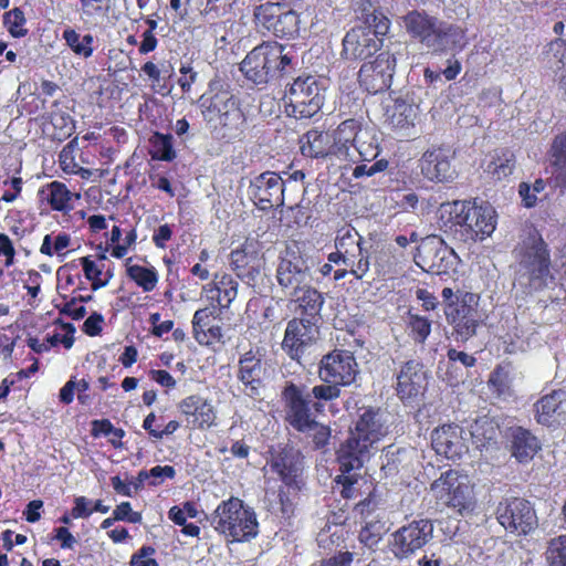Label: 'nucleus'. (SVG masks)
<instances>
[{"mask_svg": "<svg viewBox=\"0 0 566 566\" xmlns=\"http://www.w3.org/2000/svg\"><path fill=\"white\" fill-rule=\"evenodd\" d=\"M318 338L319 325L316 322L293 317L286 324L281 348L291 360L301 365L306 353Z\"/></svg>", "mask_w": 566, "mask_h": 566, "instance_id": "f3484780", "label": "nucleus"}, {"mask_svg": "<svg viewBox=\"0 0 566 566\" xmlns=\"http://www.w3.org/2000/svg\"><path fill=\"white\" fill-rule=\"evenodd\" d=\"M455 153L450 146L439 145L428 148L419 160L422 176L432 182H449L455 177L452 166Z\"/></svg>", "mask_w": 566, "mask_h": 566, "instance_id": "412c9836", "label": "nucleus"}, {"mask_svg": "<svg viewBox=\"0 0 566 566\" xmlns=\"http://www.w3.org/2000/svg\"><path fill=\"white\" fill-rule=\"evenodd\" d=\"M132 258L127 259L126 275L145 293L154 291L158 284V272L154 266H143L138 264H128Z\"/></svg>", "mask_w": 566, "mask_h": 566, "instance_id": "a18cd8bd", "label": "nucleus"}, {"mask_svg": "<svg viewBox=\"0 0 566 566\" xmlns=\"http://www.w3.org/2000/svg\"><path fill=\"white\" fill-rule=\"evenodd\" d=\"M536 421L543 426L557 427L566 420V391L553 390L544 395L535 405Z\"/></svg>", "mask_w": 566, "mask_h": 566, "instance_id": "473e14b6", "label": "nucleus"}, {"mask_svg": "<svg viewBox=\"0 0 566 566\" xmlns=\"http://www.w3.org/2000/svg\"><path fill=\"white\" fill-rule=\"evenodd\" d=\"M430 490L438 505L460 515L471 511L474 505L473 484L467 474L458 470L442 472L431 483Z\"/></svg>", "mask_w": 566, "mask_h": 566, "instance_id": "9d476101", "label": "nucleus"}, {"mask_svg": "<svg viewBox=\"0 0 566 566\" xmlns=\"http://www.w3.org/2000/svg\"><path fill=\"white\" fill-rule=\"evenodd\" d=\"M407 33L434 52H443L463 38V30L439 20L424 10H411L402 17Z\"/></svg>", "mask_w": 566, "mask_h": 566, "instance_id": "0eeeda50", "label": "nucleus"}, {"mask_svg": "<svg viewBox=\"0 0 566 566\" xmlns=\"http://www.w3.org/2000/svg\"><path fill=\"white\" fill-rule=\"evenodd\" d=\"M546 560L548 566H566V535L549 541Z\"/></svg>", "mask_w": 566, "mask_h": 566, "instance_id": "13d9d810", "label": "nucleus"}, {"mask_svg": "<svg viewBox=\"0 0 566 566\" xmlns=\"http://www.w3.org/2000/svg\"><path fill=\"white\" fill-rule=\"evenodd\" d=\"M488 382L497 396L510 394L512 385L510 364L497 365L490 374Z\"/></svg>", "mask_w": 566, "mask_h": 566, "instance_id": "5fc2aeb1", "label": "nucleus"}, {"mask_svg": "<svg viewBox=\"0 0 566 566\" xmlns=\"http://www.w3.org/2000/svg\"><path fill=\"white\" fill-rule=\"evenodd\" d=\"M512 454L520 461L526 462L534 458L539 449L537 438L532 432L522 427H517L512 432Z\"/></svg>", "mask_w": 566, "mask_h": 566, "instance_id": "37998d69", "label": "nucleus"}, {"mask_svg": "<svg viewBox=\"0 0 566 566\" xmlns=\"http://www.w3.org/2000/svg\"><path fill=\"white\" fill-rule=\"evenodd\" d=\"M516 159L513 151L502 149L488 164L485 171L495 180H501L513 174Z\"/></svg>", "mask_w": 566, "mask_h": 566, "instance_id": "09e8293b", "label": "nucleus"}, {"mask_svg": "<svg viewBox=\"0 0 566 566\" xmlns=\"http://www.w3.org/2000/svg\"><path fill=\"white\" fill-rule=\"evenodd\" d=\"M551 156L553 166L551 184L564 193L566 192V132L555 136L551 147Z\"/></svg>", "mask_w": 566, "mask_h": 566, "instance_id": "a19ab883", "label": "nucleus"}, {"mask_svg": "<svg viewBox=\"0 0 566 566\" xmlns=\"http://www.w3.org/2000/svg\"><path fill=\"white\" fill-rule=\"evenodd\" d=\"M271 471L276 473L287 490L300 492L303 482V458L298 451L291 447H284L272 455L270 460Z\"/></svg>", "mask_w": 566, "mask_h": 566, "instance_id": "b1692460", "label": "nucleus"}, {"mask_svg": "<svg viewBox=\"0 0 566 566\" xmlns=\"http://www.w3.org/2000/svg\"><path fill=\"white\" fill-rule=\"evenodd\" d=\"M25 24L27 19L21 8L15 7L3 14V25L15 39L24 38L29 33Z\"/></svg>", "mask_w": 566, "mask_h": 566, "instance_id": "864d4df0", "label": "nucleus"}, {"mask_svg": "<svg viewBox=\"0 0 566 566\" xmlns=\"http://www.w3.org/2000/svg\"><path fill=\"white\" fill-rule=\"evenodd\" d=\"M395 390L403 403H410L422 397L428 386V370L419 359L403 361L396 371Z\"/></svg>", "mask_w": 566, "mask_h": 566, "instance_id": "a211bd4d", "label": "nucleus"}, {"mask_svg": "<svg viewBox=\"0 0 566 566\" xmlns=\"http://www.w3.org/2000/svg\"><path fill=\"white\" fill-rule=\"evenodd\" d=\"M106 260L105 254H99L97 262L92 260L91 255L80 258L84 275L88 281H91L93 291H97L106 286L113 276V273L109 270L103 273Z\"/></svg>", "mask_w": 566, "mask_h": 566, "instance_id": "c03bdc74", "label": "nucleus"}, {"mask_svg": "<svg viewBox=\"0 0 566 566\" xmlns=\"http://www.w3.org/2000/svg\"><path fill=\"white\" fill-rule=\"evenodd\" d=\"M361 122L356 118L343 120L331 134L334 147V157L340 160L349 159L350 148L356 146V138L361 130Z\"/></svg>", "mask_w": 566, "mask_h": 566, "instance_id": "c9c22d12", "label": "nucleus"}, {"mask_svg": "<svg viewBox=\"0 0 566 566\" xmlns=\"http://www.w3.org/2000/svg\"><path fill=\"white\" fill-rule=\"evenodd\" d=\"M81 10L87 17L105 13L109 9V0H80Z\"/></svg>", "mask_w": 566, "mask_h": 566, "instance_id": "774afa93", "label": "nucleus"}, {"mask_svg": "<svg viewBox=\"0 0 566 566\" xmlns=\"http://www.w3.org/2000/svg\"><path fill=\"white\" fill-rule=\"evenodd\" d=\"M305 386L287 381L282 389L281 399L284 407V420L297 432H313L312 441L316 450L325 448L331 439V429L316 421L311 395L304 394Z\"/></svg>", "mask_w": 566, "mask_h": 566, "instance_id": "423d86ee", "label": "nucleus"}, {"mask_svg": "<svg viewBox=\"0 0 566 566\" xmlns=\"http://www.w3.org/2000/svg\"><path fill=\"white\" fill-rule=\"evenodd\" d=\"M177 407L191 429L205 431L218 424L217 409L212 401L199 394L182 398Z\"/></svg>", "mask_w": 566, "mask_h": 566, "instance_id": "a878e982", "label": "nucleus"}, {"mask_svg": "<svg viewBox=\"0 0 566 566\" xmlns=\"http://www.w3.org/2000/svg\"><path fill=\"white\" fill-rule=\"evenodd\" d=\"M293 296L301 315L298 318H307V321L318 324L322 318L321 311L324 305L323 294L308 283L302 286L297 293L293 291Z\"/></svg>", "mask_w": 566, "mask_h": 566, "instance_id": "58836bf2", "label": "nucleus"}, {"mask_svg": "<svg viewBox=\"0 0 566 566\" xmlns=\"http://www.w3.org/2000/svg\"><path fill=\"white\" fill-rule=\"evenodd\" d=\"M350 472L348 473L342 472V474L334 479V482L340 486L339 493L345 500L356 499L358 495H360L355 486L358 483L359 476L356 474H350Z\"/></svg>", "mask_w": 566, "mask_h": 566, "instance_id": "e2e57ef3", "label": "nucleus"}, {"mask_svg": "<svg viewBox=\"0 0 566 566\" xmlns=\"http://www.w3.org/2000/svg\"><path fill=\"white\" fill-rule=\"evenodd\" d=\"M113 515L114 520L125 521L133 524L140 523L143 520L142 513L133 511L129 502H122L118 504L113 511Z\"/></svg>", "mask_w": 566, "mask_h": 566, "instance_id": "338daca9", "label": "nucleus"}, {"mask_svg": "<svg viewBox=\"0 0 566 566\" xmlns=\"http://www.w3.org/2000/svg\"><path fill=\"white\" fill-rule=\"evenodd\" d=\"M251 199L263 211L277 209L284 205V182L274 171L256 176L249 187Z\"/></svg>", "mask_w": 566, "mask_h": 566, "instance_id": "4be33fe9", "label": "nucleus"}, {"mask_svg": "<svg viewBox=\"0 0 566 566\" xmlns=\"http://www.w3.org/2000/svg\"><path fill=\"white\" fill-rule=\"evenodd\" d=\"M62 39L71 51L83 59H88L94 52V36L91 33L81 36L73 28H66L62 33Z\"/></svg>", "mask_w": 566, "mask_h": 566, "instance_id": "de8ad7c7", "label": "nucleus"}, {"mask_svg": "<svg viewBox=\"0 0 566 566\" xmlns=\"http://www.w3.org/2000/svg\"><path fill=\"white\" fill-rule=\"evenodd\" d=\"M513 253L516 280L528 293L543 291L554 281L551 251L537 229H530Z\"/></svg>", "mask_w": 566, "mask_h": 566, "instance_id": "f03ea898", "label": "nucleus"}, {"mask_svg": "<svg viewBox=\"0 0 566 566\" xmlns=\"http://www.w3.org/2000/svg\"><path fill=\"white\" fill-rule=\"evenodd\" d=\"M300 149L303 156L310 158L334 157L331 134L316 128L307 130L300 137Z\"/></svg>", "mask_w": 566, "mask_h": 566, "instance_id": "e433bc0d", "label": "nucleus"}, {"mask_svg": "<svg viewBox=\"0 0 566 566\" xmlns=\"http://www.w3.org/2000/svg\"><path fill=\"white\" fill-rule=\"evenodd\" d=\"M176 476V470L172 465H156L150 470H140L137 474V482L134 484L135 489L138 490L143 483L149 481V485L157 486L163 483L164 479L172 480Z\"/></svg>", "mask_w": 566, "mask_h": 566, "instance_id": "603ef678", "label": "nucleus"}, {"mask_svg": "<svg viewBox=\"0 0 566 566\" xmlns=\"http://www.w3.org/2000/svg\"><path fill=\"white\" fill-rule=\"evenodd\" d=\"M347 440L337 450L339 470L348 473L363 467L370 448L387 434L379 408L363 407Z\"/></svg>", "mask_w": 566, "mask_h": 566, "instance_id": "7ed1b4c3", "label": "nucleus"}, {"mask_svg": "<svg viewBox=\"0 0 566 566\" xmlns=\"http://www.w3.org/2000/svg\"><path fill=\"white\" fill-rule=\"evenodd\" d=\"M463 428L457 423H446L436 428L431 433V446L439 455L455 460L465 450Z\"/></svg>", "mask_w": 566, "mask_h": 566, "instance_id": "c85d7f7f", "label": "nucleus"}, {"mask_svg": "<svg viewBox=\"0 0 566 566\" xmlns=\"http://www.w3.org/2000/svg\"><path fill=\"white\" fill-rule=\"evenodd\" d=\"M78 290L80 287L72 290L71 298L65 302L60 311L61 314H65L75 321L82 319L86 314L85 307L83 305H77V303H87L93 300L92 294H81L78 293Z\"/></svg>", "mask_w": 566, "mask_h": 566, "instance_id": "6e6d98bb", "label": "nucleus"}, {"mask_svg": "<svg viewBox=\"0 0 566 566\" xmlns=\"http://www.w3.org/2000/svg\"><path fill=\"white\" fill-rule=\"evenodd\" d=\"M480 295L467 291H458L455 300L444 305V315L452 327V335L458 342H467L476 335L478 328L484 322L480 307Z\"/></svg>", "mask_w": 566, "mask_h": 566, "instance_id": "1a4fd4ad", "label": "nucleus"}, {"mask_svg": "<svg viewBox=\"0 0 566 566\" xmlns=\"http://www.w3.org/2000/svg\"><path fill=\"white\" fill-rule=\"evenodd\" d=\"M496 227V212L490 205H470V216L463 231L464 241L483 240L491 235Z\"/></svg>", "mask_w": 566, "mask_h": 566, "instance_id": "7c9ffc66", "label": "nucleus"}, {"mask_svg": "<svg viewBox=\"0 0 566 566\" xmlns=\"http://www.w3.org/2000/svg\"><path fill=\"white\" fill-rule=\"evenodd\" d=\"M408 327L410 337L418 344H423L431 333V322L420 315H410Z\"/></svg>", "mask_w": 566, "mask_h": 566, "instance_id": "052dcab7", "label": "nucleus"}, {"mask_svg": "<svg viewBox=\"0 0 566 566\" xmlns=\"http://www.w3.org/2000/svg\"><path fill=\"white\" fill-rule=\"evenodd\" d=\"M285 112L295 119H310L322 109L324 94L317 78L313 75L298 76L289 86L284 95Z\"/></svg>", "mask_w": 566, "mask_h": 566, "instance_id": "ddd939ff", "label": "nucleus"}, {"mask_svg": "<svg viewBox=\"0 0 566 566\" xmlns=\"http://www.w3.org/2000/svg\"><path fill=\"white\" fill-rule=\"evenodd\" d=\"M295 69L292 50L276 41H263L253 48L240 64V71L255 85L266 84Z\"/></svg>", "mask_w": 566, "mask_h": 566, "instance_id": "39448f33", "label": "nucleus"}, {"mask_svg": "<svg viewBox=\"0 0 566 566\" xmlns=\"http://www.w3.org/2000/svg\"><path fill=\"white\" fill-rule=\"evenodd\" d=\"M169 8L180 18L195 17L216 25L229 12L230 4L227 0H169Z\"/></svg>", "mask_w": 566, "mask_h": 566, "instance_id": "393cba45", "label": "nucleus"}, {"mask_svg": "<svg viewBox=\"0 0 566 566\" xmlns=\"http://www.w3.org/2000/svg\"><path fill=\"white\" fill-rule=\"evenodd\" d=\"M355 12L357 20L364 24L361 25L363 28H369L376 34H381V36H386L389 33L391 21L370 0H360Z\"/></svg>", "mask_w": 566, "mask_h": 566, "instance_id": "ea45409f", "label": "nucleus"}, {"mask_svg": "<svg viewBox=\"0 0 566 566\" xmlns=\"http://www.w3.org/2000/svg\"><path fill=\"white\" fill-rule=\"evenodd\" d=\"M342 56L348 61L364 60L371 57L381 50L384 36L376 34L369 28L357 25L346 32L342 41Z\"/></svg>", "mask_w": 566, "mask_h": 566, "instance_id": "aec40b11", "label": "nucleus"}, {"mask_svg": "<svg viewBox=\"0 0 566 566\" xmlns=\"http://www.w3.org/2000/svg\"><path fill=\"white\" fill-rule=\"evenodd\" d=\"M433 531L431 520H413L390 535L388 548L399 560L409 558L432 541Z\"/></svg>", "mask_w": 566, "mask_h": 566, "instance_id": "4468645a", "label": "nucleus"}, {"mask_svg": "<svg viewBox=\"0 0 566 566\" xmlns=\"http://www.w3.org/2000/svg\"><path fill=\"white\" fill-rule=\"evenodd\" d=\"M149 155L154 160L172 161L177 156L172 135L155 132L149 138Z\"/></svg>", "mask_w": 566, "mask_h": 566, "instance_id": "49530a36", "label": "nucleus"}, {"mask_svg": "<svg viewBox=\"0 0 566 566\" xmlns=\"http://www.w3.org/2000/svg\"><path fill=\"white\" fill-rule=\"evenodd\" d=\"M214 530L231 543L249 542L259 533V522L253 509L239 497L222 501L212 515Z\"/></svg>", "mask_w": 566, "mask_h": 566, "instance_id": "6e6552de", "label": "nucleus"}, {"mask_svg": "<svg viewBox=\"0 0 566 566\" xmlns=\"http://www.w3.org/2000/svg\"><path fill=\"white\" fill-rule=\"evenodd\" d=\"M334 243L336 250L327 255V260L336 265L352 268V275L361 280L369 271L370 262L358 231L350 224L343 226L337 230Z\"/></svg>", "mask_w": 566, "mask_h": 566, "instance_id": "9b49d317", "label": "nucleus"}, {"mask_svg": "<svg viewBox=\"0 0 566 566\" xmlns=\"http://www.w3.org/2000/svg\"><path fill=\"white\" fill-rule=\"evenodd\" d=\"M448 250L443 240L433 235L420 241L413 254L415 263L424 272L440 275L448 271Z\"/></svg>", "mask_w": 566, "mask_h": 566, "instance_id": "cd10ccee", "label": "nucleus"}, {"mask_svg": "<svg viewBox=\"0 0 566 566\" xmlns=\"http://www.w3.org/2000/svg\"><path fill=\"white\" fill-rule=\"evenodd\" d=\"M153 546L144 545L130 557V566H158V563L153 555L155 554Z\"/></svg>", "mask_w": 566, "mask_h": 566, "instance_id": "69168bd1", "label": "nucleus"}, {"mask_svg": "<svg viewBox=\"0 0 566 566\" xmlns=\"http://www.w3.org/2000/svg\"><path fill=\"white\" fill-rule=\"evenodd\" d=\"M156 415L155 412L148 413L143 421V429L148 433L149 438L155 441L161 440L165 436L174 434L179 428L180 422L177 420H170L166 423L164 429L159 430L155 428Z\"/></svg>", "mask_w": 566, "mask_h": 566, "instance_id": "4d7b16f0", "label": "nucleus"}, {"mask_svg": "<svg viewBox=\"0 0 566 566\" xmlns=\"http://www.w3.org/2000/svg\"><path fill=\"white\" fill-rule=\"evenodd\" d=\"M39 197L45 201L52 211L69 214L74 209V202L81 198L80 193L72 192L65 184L54 180L39 190Z\"/></svg>", "mask_w": 566, "mask_h": 566, "instance_id": "f704fd0d", "label": "nucleus"}, {"mask_svg": "<svg viewBox=\"0 0 566 566\" xmlns=\"http://www.w3.org/2000/svg\"><path fill=\"white\" fill-rule=\"evenodd\" d=\"M355 148L357 150L358 157H353L349 155V159H347L352 163H358L352 171V176L355 179L371 177L378 172L385 171L388 168L389 161L387 159H378L380 154L378 144L361 142L356 145Z\"/></svg>", "mask_w": 566, "mask_h": 566, "instance_id": "2f4dec72", "label": "nucleus"}, {"mask_svg": "<svg viewBox=\"0 0 566 566\" xmlns=\"http://www.w3.org/2000/svg\"><path fill=\"white\" fill-rule=\"evenodd\" d=\"M471 201L455 200L442 203L439 209V222L444 231L461 232L465 230V223L470 216Z\"/></svg>", "mask_w": 566, "mask_h": 566, "instance_id": "4c0bfd02", "label": "nucleus"}, {"mask_svg": "<svg viewBox=\"0 0 566 566\" xmlns=\"http://www.w3.org/2000/svg\"><path fill=\"white\" fill-rule=\"evenodd\" d=\"M499 427L488 418L479 419L471 428V436L479 448H485L495 442Z\"/></svg>", "mask_w": 566, "mask_h": 566, "instance_id": "3c124183", "label": "nucleus"}, {"mask_svg": "<svg viewBox=\"0 0 566 566\" xmlns=\"http://www.w3.org/2000/svg\"><path fill=\"white\" fill-rule=\"evenodd\" d=\"M386 532V523L380 518H374L367 521L360 528L358 541L365 547L375 551Z\"/></svg>", "mask_w": 566, "mask_h": 566, "instance_id": "8fccbe9b", "label": "nucleus"}, {"mask_svg": "<svg viewBox=\"0 0 566 566\" xmlns=\"http://www.w3.org/2000/svg\"><path fill=\"white\" fill-rule=\"evenodd\" d=\"M495 513L499 523L510 533L527 535L538 523L532 503L522 497L503 499L499 502Z\"/></svg>", "mask_w": 566, "mask_h": 566, "instance_id": "dca6fc26", "label": "nucleus"}, {"mask_svg": "<svg viewBox=\"0 0 566 566\" xmlns=\"http://www.w3.org/2000/svg\"><path fill=\"white\" fill-rule=\"evenodd\" d=\"M396 66V55L390 51H382L365 61L358 71L360 87L373 95L388 91L392 85Z\"/></svg>", "mask_w": 566, "mask_h": 566, "instance_id": "2eb2a0df", "label": "nucleus"}, {"mask_svg": "<svg viewBox=\"0 0 566 566\" xmlns=\"http://www.w3.org/2000/svg\"><path fill=\"white\" fill-rule=\"evenodd\" d=\"M546 188V181L538 178L533 185L528 182H521L518 185V195L522 199V205L525 208H534L537 205V195L543 192Z\"/></svg>", "mask_w": 566, "mask_h": 566, "instance_id": "bf43d9fd", "label": "nucleus"}, {"mask_svg": "<svg viewBox=\"0 0 566 566\" xmlns=\"http://www.w3.org/2000/svg\"><path fill=\"white\" fill-rule=\"evenodd\" d=\"M551 52L555 64L554 72L559 76L560 83L566 78V40L558 39L551 43Z\"/></svg>", "mask_w": 566, "mask_h": 566, "instance_id": "680f3d73", "label": "nucleus"}, {"mask_svg": "<svg viewBox=\"0 0 566 566\" xmlns=\"http://www.w3.org/2000/svg\"><path fill=\"white\" fill-rule=\"evenodd\" d=\"M238 289L239 283L231 274L216 273L212 281L202 286V294L210 303V310L219 316L230 308L238 296Z\"/></svg>", "mask_w": 566, "mask_h": 566, "instance_id": "bb28decb", "label": "nucleus"}, {"mask_svg": "<svg viewBox=\"0 0 566 566\" xmlns=\"http://www.w3.org/2000/svg\"><path fill=\"white\" fill-rule=\"evenodd\" d=\"M203 119L222 138L234 137L243 132L247 116L230 84L216 76L208 83L207 91L199 98Z\"/></svg>", "mask_w": 566, "mask_h": 566, "instance_id": "f257e3e1", "label": "nucleus"}, {"mask_svg": "<svg viewBox=\"0 0 566 566\" xmlns=\"http://www.w3.org/2000/svg\"><path fill=\"white\" fill-rule=\"evenodd\" d=\"M197 78L198 72L195 71L191 62L181 63L177 83L182 94H189L191 92L192 85L197 82Z\"/></svg>", "mask_w": 566, "mask_h": 566, "instance_id": "0e129e2a", "label": "nucleus"}, {"mask_svg": "<svg viewBox=\"0 0 566 566\" xmlns=\"http://www.w3.org/2000/svg\"><path fill=\"white\" fill-rule=\"evenodd\" d=\"M214 310L202 307L195 312L192 316V335L196 342L206 347H212L216 344L223 343V331L220 325H211V318H214Z\"/></svg>", "mask_w": 566, "mask_h": 566, "instance_id": "72a5a7b5", "label": "nucleus"}, {"mask_svg": "<svg viewBox=\"0 0 566 566\" xmlns=\"http://www.w3.org/2000/svg\"><path fill=\"white\" fill-rule=\"evenodd\" d=\"M265 373L263 355L259 348H250L239 356L235 376L250 398L255 399L261 395Z\"/></svg>", "mask_w": 566, "mask_h": 566, "instance_id": "5701e85b", "label": "nucleus"}, {"mask_svg": "<svg viewBox=\"0 0 566 566\" xmlns=\"http://www.w3.org/2000/svg\"><path fill=\"white\" fill-rule=\"evenodd\" d=\"M263 256L253 243H243L230 253V265L239 279L254 282L263 268Z\"/></svg>", "mask_w": 566, "mask_h": 566, "instance_id": "c756f323", "label": "nucleus"}, {"mask_svg": "<svg viewBox=\"0 0 566 566\" xmlns=\"http://www.w3.org/2000/svg\"><path fill=\"white\" fill-rule=\"evenodd\" d=\"M276 279L280 286L292 289L295 293L311 282L307 258L297 245L285 249L276 269Z\"/></svg>", "mask_w": 566, "mask_h": 566, "instance_id": "6ab92c4d", "label": "nucleus"}, {"mask_svg": "<svg viewBox=\"0 0 566 566\" xmlns=\"http://www.w3.org/2000/svg\"><path fill=\"white\" fill-rule=\"evenodd\" d=\"M358 374V365L353 353L335 348L324 355L318 365V377L325 382L312 388L313 407L317 413H323L325 403L340 396L339 387L352 385Z\"/></svg>", "mask_w": 566, "mask_h": 566, "instance_id": "20e7f679", "label": "nucleus"}, {"mask_svg": "<svg viewBox=\"0 0 566 566\" xmlns=\"http://www.w3.org/2000/svg\"><path fill=\"white\" fill-rule=\"evenodd\" d=\"M253 22L262 33L290 40L298 34L301 20L298 13L284 3L266 1L254 7Z\"/></svg>", "mask_w": 566, "mask_h": 566, "instance_id": "f8f14e48", "label": "nucleus"}, {"mask_svg": "<svg viewBox=\"0 0 566 566\" xmlns=\"http://www.w3.org/2000/svg\"><path fill=\"white\" fill-rule=\"evenodd\" d=\"M419 115V105L408 103L402 98H397L388 113V120L394 128L407 129L415 127Z\"/></svg>", "mask_w": 566, "mask_h": 566, "instance_id": "79ce46f5", "label": "nucleus"}]
</instances>
